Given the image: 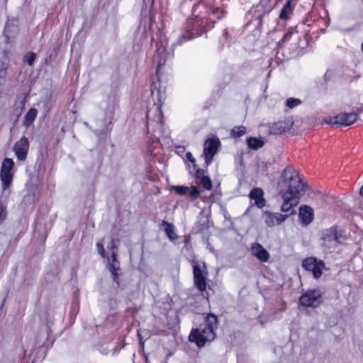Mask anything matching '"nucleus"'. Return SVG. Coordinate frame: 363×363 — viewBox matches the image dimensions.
Returning <instances> with one entry per match:
<instances>
[{
	"instance_id": "f257e3e1",
	"label": "nucleus",
	"mask_w": 363,
	"mask_h": 363,
	"mask_svg": "<svg viewBox=\"0 0 363 363\" xmlns=\"http://www.w3.org/2000/svg\"><path fill=\"white\" fill-rule=\"evenodd\" d=\"M306 187L294 167L284 169L278 182L279 194L283 199L281 206L282 212H289V215L296 213L293 208L299 203L300 198L305 194Z\"/></svg>"
},
{
	"instance_id": "f03ea898",
	"label": "nucleus",
	"mask_w": 363,
	"mask_h": 363,
	"mask_svg": "<svg viewBox=\"0 0 363 363\" xmlns=\"http://www.w3.org/2000/svg\"><path fill=\"white\" fill-rule=\"evenodd\" d=\"M205 9L206 12L217 18L223 16L224 11L218 7H214L211 0L202 1L193 7V17L188 19L183 34L179 37L178 43L182 44L187 40H191L206 33L210 27L213 19L206 18V16L195 14L196 10Z\"/></svg>"
},
{
	"instance_id": "7ed1b4c3",
	"label": "nucleus",
	"mask_w": 363,
	"mask_h": 363,
	"mask_svg": "<svg viewBox=\"0 0 363 363\" xmlns=\"http://www.w3.org/2000/svg\"><path fill=\"white\" fill-rule=\"evenodd\" d=\"M217 327V317L214 314L209 313L206 316L203 325L192 330L189 339L191 342H196L199 347H202L206 342L214 340Z\"/></svg>"
},
{
	"instance_id": "20e7f679",
	"label": "nucleus",
	"mask_w": 363,
	"mask_h": 363,
	"mask_svg": "<svg viewBox=\"0 0 363 363\" xmlns=\"http://www.w3.org/2000/svg\"><path fill=\"white\" fill-rule=\"evenodd\" d=\"M158 84H160V82H153L152 84V95L153 97H156L157 101V102H155L154 104L151 107H150L147 111V118L148 119V129L150 127V121H154L159 128L162 127V101L165 99V93L164 90H162L160 86L158 87Z\"/></svg>"
},
{
	"instance_id": "39448f33",
	"label": "nucleus",
	"mask_w": 363,
	"mask_h": 363,
	"mask_svg": "<svg viewBox=\"0 0 363 363\" xmlns=\"http://www.w3.org/2000/svg\"><path fill=\"white\" fill-rule=\"evenodd\" d=\"M118 240L107 239V240H106L105 239H103L101 241L96 243L98 253L101 257L105 258L104 245H106L107 249L111 251V257H108V265L109 271L112 274L113 278L115 281H116L118 271L119 270V262L116 259V250L118 246Z\"/></svg>"
},
{
	"instance_id": "423d86ee",
	"label": "nucleus",
	"mask_w": 363,
	"mask_h": 363,
	"mask_svg": "<svg viewBox=\"0 0 363 363\" xmlns=\"http://www.w3.org/2000/svg\"><path fill=\"white\" fill-rule=\"evenodd\" d=\"M14 162L11 159L5 158L1 166L0 179L2 184L3 194L6 193L7 189L12 184Z\"/></svg>"
},
{
	"instance_id": "0eeeda50",
	"label": "nucleus",
	"mask_w": 363,
	"mask_h": 363,
	"mask_svg": "<svg viewBox=\"0 0 363 363\" xmlns=\"http://www.w3.org/2000/svg\"><path fill=\"white\" fill-rule=\"evenodd\" d=\"M194 281L196 287L203 291L206 288V279L208 272L204 262H194L193 264Z\"/></svg>"
},
{
	"instance_id": "6e6552de",
	"label": "nucleus",
	"mask_w": 363,
	"mask_h": 363,
	"mask_svg": "<svg viewBox=\"0 0 363 363\" xmlns=\"http://www.w3.org/2000/svg\"><path fill=\"white\" fill-rule=\"evenodd\" d=\"M302 267L307 271L312 272L314 278L318 279L323 274L325 263L316 257H310L302 262Z\"/></svg>"
},
{
	"instance_id": "1a4fd4ad",
	"label": "nucleus",
	"mask_w": 363,
	"mask_h": 363,
	"mask_svg": "<svg viewBox=\"0 0 363 363\" xmlns=\"http://www.w3.org/2000/svg\"><path fill=\"white\" fill-rule=\"evenodd\" d=\"M321 293L318 289L308 291L300 297V303L306 307H317L320 303Z\"/></svg>"
},
{
	"instance_id": "9d476101",
	"label": "nucleus",
	"mask_w": 363,
	"mask_h": 363,
	"mask_svg": "<svg viewBox=\"0 0 363 363\" xmlns=\"http://www.w3.org/2000/svg\"><path fill=\"white\" fill-rule=\"evenodd\" d=\"M357 119V115L354 113H340L336 116L330 118L327 123L330 125L348 126L354 123Z\"/></svg>"
},
{
	"instance_id": "9b49d317",
	"label": "nucleus",
	"mask_w": 363,
	"mask_h": 363,
	"mask_svg": "<svg viewBox=\"0 0 363 363\" xmlns=\"http://www.w3.org/2000/svg\"><path fill=\"white\" fill-rule=\"evenodd\" d=\"M220 141L218 138H208L203 145V156L207 165L211 163L213 156L218 151Z\"/></svg>"
},
{
	"instance_id": "f8f14e48",
	"label": "nucleus",
	"mask_w": 363,
	"mask_h": 363,
	"mask_svg": "<svg viewBox=\"0 0 363 363\" xmlns=\"http://www.w3.org/2000/svg\"><path fill=\"white\" fill-rule=\"evenodd\" d=\"M288 216L289 215L266 211L263 212L262 219L268 227H273L282 223Z\"/></svg>"
},
{
	"instance_id": "ddd939ff",
	"label": "nucleus",
	"mask_w": 363,
	"mask_h": 363,
	"mask_svg": "<svg viewBox=\"0 0 363 363\" xmlns=\"http://www.w3.org/2000/svg\"><path fill=\"white\" fill-rule=\"evenodd\" d=\"M29 149V142L26 138H22L14 145V152L19 160H25Z\"/></svg>"
},
{
	"instance_id": "4468645a",
	"label": "nucleus",
	"mask_w": 363,
	"mask_h": 363,
	"mask_svg": "<svg viewBox=\"0 0 363 363\" xmlns=\"http://www.w3.org/2000/svg\"><path fill=\"white\" fill-rule=\"evenodd\" d=\"M274 7V3L272 0H260L255 9V16L261 19L263 14L269 13Z\"/></svg>"
},
{
	"instance_id": "2eb2a0df",
	"label": "nucleus",
	"mask_w": 363,
	"mask_h": 363,
	"mask_svg": "<svg viewBox=\"0 0 363 363\" xmlns=\"http://www.w3.org/2000/svg\"><path fill=\"white\" fill-rule=\"evenodd\" d=\"M298 216L301 223L304 225H307L313 219V210L308 206H301L299 208Z\"/></svg>"
},
{
	"instance_id": "dca6fc26",
	"label": "nucleus",
	"mask_w": 363,
	"mask_h": 363,
	"mask_svg": "<svg viewBox=\"0 0 363 363\" xmlns=\"http://www.w3.org/2000/svg\"><path fill=\"white\" fill-rule=\"evenodd\" d=\"M249 197L259 208H262L265 206L266 201L264 199V191L262 189L255 188L252 189L250 192Z\"/></svg>"
},
{
	"instance_id": "f3484780",
	"label": "nucleus",
	"mask_w": 363,
	"mask_h": 363,
	"mask_svg": "<svg viewBox=\"0 0 363 363\" xmlns=\"http://www.w3.org/2000/svg\"><path fill=\"white\" fill-rule=\"evenodd\" d=\"M251 252L261 262H267L269 257V252L259 243H254Z\"/></svg>"
},
{
	"instance_id": "a211bd4d",
	"label": "nucleus",
	"mask_w": 363,
	"mask_h": 363,
	"mask_svg": "<svg viewBox=\"0 0 363 363\" xmlns=\"http://www.w3.org/2000/svg\"><path fill=\"white\" fill-rule=\"evenodd\" d=\"M323 245L328 248L333 247L337 242V233L334 230L329 229L325 231L323 238Z\"/></svg>"
},
{
	"instance_id": "6ab92c4d",
	"label": "nucleus",
	"mask_w": 363,
	"mask_h": 363,
	"mask_svg": "<svg viewBox=\"0 0 363 363\" xmlns=\"http://www.w3.org/2000/svg\"><path fill=\"white\" fill-rule=\"evenodd\" d=\"M196 178L197 179V182L202 185V186L207 189L210 190L212 187L211 181L208 177L204 175V172L201 169H197L196 172Z\"/></svg>"
},
{
	"instance_id": "aec40b11",
	"label": "nucleus",
	"mask_w": 363,
	"mask_h": 363,
	"mask_svg": "<svg viewBox=\"0 0 363 363\" xmlns=\"http://www.w3.org/2000/svg\"><path fill=\"white\" fill-rule=\"evenodd\" d=\"M292 125V120L291 118H286L274 123V130L277 133H282L289 130L291 128Z\"/></svg>"
},
{
	"instance_id": "412c9836",
	"label": "nucleus",
	"mask_w": 363,
	"mask_h": 363,
	"mask_svg": "<svg viewBox=\"0 0 363 363\" xmlns=\"http://www.w3.org/2000/svg\"><path fill=\"white\" fill-rule=\"evenodd\" d=\"M294 8V4L291 0L287 1L286 4L281 9L279 13V18L282 20H287L289 18L291 13Z\"/></svg>"
},
{
	"instance_id": "4be33fe9",
	"label": "nucleus",
	"mask_w": 363,
	"mask_h": 363,
	"mask_svg": "<svg viewBox=\"0 0 363 363\" xmlns=\"http://www.w3.org/2000/svg\"><path fill=\"white\" fill-rule=\"evenodd\" d=\"M162 225L164 228V231L166 232V234L167 237L169 238V240H174L177 239V235L174 232V227L172 224L163 220L162 223Z\"/></svg>"
},
{
	"instance_id": "5701e85b",
	"label": "nucleus",
	"mask_w": 363,
	"mask_h": 363,
	"mask_svg": "<svg viewBox=\"0 0 363 363\" xmlns=\"http://www.w3.org/2000/svg\"><path fill=\"white\" fill-rule=\"evenodd\" d=\"M38 114V111L35 108H30L25 116L24 125L29 126L35 121Z\"/></svg>"
},
{
	"instance_id": "b1692460",
	"label": "nucleus",
	"mask_w": 363,
	"mask_h": 363,
	"mask_svg": "<svg viewBox=\"0 0 363 363\" xmlns=\"http://www.w3.org/2000/svg\"><path fill=\"white\" fill-rule=\"evenodd\" d=\"M247 145L250 148L257 150L264 145V142L256 138H250L247 140Z\"/></svg>"
},
{
	"instance_id": "393cba45",
	"label": "nucleus",
	"mask_w": 363,
	"mask_h": 363,
	"mask_svg": "<svg viewBox=\"0 0 363 363\" xmlns=\"http://www.w3.org/2000/svg\"><path fill=\"white\" fill-rule=\"evenodd\" d=\"M296 33L294 28H290L283 38L278 42V45L281 46L284 43L288 42Z\"/></svg>"
},
{
	"instance_id": "a878e982",
	"label": "nucleus",
	"mask_w": 363,
	"mask_h": 363,
	"mask_svg": "<svg viewBox=\"0 0 363 363\" xmlns=\"http://www.w3.org/2000/svg\"><path fill=\"white\" fill-rule=\"evenodd\" d=\"M246 133V128L244 126H237L232 129L231 135L233 138H240Z\"/></svg>"
},
{
	"instance_id": "bb28decb",
	"label": "nucleus",
	"mask_w": 363,
	"mask_h": 363,
	"mask_svg": "<svg viewBox=\"0 0 363 363\" xmlns=\"http://www.w3.org/2000/svg\"><path fill=\"white\" fill-rule=\"evenodd\" d=\"M301 104V101L297 98H289L286 101V106L289 108H294Z\"/></svg>"
},
{
	"instance_id": "cd10ccee",
	"label": "nucleus",
	"mask_w": 363,
	"mask_h": 363,
	"mask_svg": "<svg viewBox=\"0 0 363 363\" xmlns=\"http://www.w3.org/2000/svg\"><path fill=\"white\" fill-rule=\"evenodd\" d=\"M187 194H189V196L191 199L194 200L199 196L200 191L196 186H191L189 187Z\"/></svg>"
},
{
	"instance_id": "c85d7f7f",
	"label": "nucleus",
	"mask_w": 363,
	"mask_h": 363,
	"mask_svg": "<svg viewBox=\"0 0 363 363\" xmlns=\"http://www.w3.org/2000/svg\"><path fill=\"white\" fill-rule=\"evenodd\" d=\"M172 189L179 195H185L189 191V187L184 186H174Z\"/></svg>"
},
{
	"instance_id": "c756f323",
	"label": "nucleus",
	"mask_w": 363,
	"mask_h": 363,
	"mask_svg": "<svg viewBox=\"0 0 363 363\" xmlns=\"http://www.w3.org/2000/svg\"><path fill=\"white\" fill-rule=\"evenodd\" d=\"M116 105L113 104L112 106L108 107V112H107V120L108 123L111 122V120L113 118V113L116 109Z\"/></svg>"
},
{
	"instance_id": "7c9ffc66",
	"label": "nucleus",
	"mask_w": 363,
	"mask_h": 363,
	"mask_svg": "<svg viewBox=\"0 0 363 363\" xmlns=\"http://www.w3.org/2000/svg\"><path fill=\"white\" fill-rule=\"evenodd\" d=\"M36 55L35 53L31 52L27 55L26 57V61L29 65H33L35 60Z\"/></svg>"
},
{
	"instance_id": "2f4dec72",
	"label": "nucleus",
	"mask_w": 363,
	"mask_h": 363,
	"mask_svg": "<svg viewBox=\"0 0 363 363\" xmlns=\"http://www.w3.org/2000/svg\"><path fill=\"white\" fill-rule=\"evenodd\" d=\"M147 334L146 333L145 330H140L138 332V337L140 342V344H143V338L146 336Z\"/></svg>"
},
{
	"instance_id": "473e14b6",
	"label": "nucleus",
	"mask_w": 363,
	"mask_h": 363,
	"mask_svg": "<svg viewBox=\"0 0 363 363\" xmlns=\"http://www.w3.org/2000/svg\"><path fill=\"white\" fill-rule=\"evenodd\" d=\"M165 63V60L161 58L158 61V65H157V72L158 73L161 67Z\"/></svg>"
},
{
	"instance_id": "72a5a7b5",
	"label": "nucleus",
	"mask_w": 363,
	"mask_h": 363,
	"mask_svg": "<svg viewBox=\"0 0 363 363\" xmlns=\"http://www.w3.org/2000/svg\"><path fill=\"white\" fill-rule=\"evenodd\" d=\"M153 137L155 138L156 141L160 142V133L159 131H154Z\"/></svg>"
},
{
	"instance_id": "f704fd0d",
	"label": "nucleus",
	"mask_w": 363,
	"mask_h": 363,
	"mask_svg": "<svg viewBox=\"0 0 363 363\" xmlns=\"http://www.w3.org/2000/svg\"><path fill=\"white\" fill-rule=\"evenodd\" d=\"M186 156V158L189 161H191L192 163L195 162V159L194 158V157L191 152H187Z\"/></svg>"
},
{
	"instance_id": "c9c22d12",
	"label": "nucleus",
	"mask_w": 363,
	"mask_h": 363,
	"mask_svg": "<svg viewBox=\"0 0 363 363\" xmlns=\"http://www.w3.org/2000/svg\"><path fill=\"white\" fill-rule=\"evenodd\" d=\"M4 208L3 205L0 203V220L4 217Z\"/></svg>"
},
{
	"instance_id": "e433bc0d",
	"label": "nucleus",
	"mask_w": 363,
	"mask_h": 363,
	"mask_svg": "<svg viewBox=\"0 0 363 363\" xmlns=\"http://www.w3.org/2000/svg\"><path fill=\"white\" fill-rule=\"evenodd\" d=\"M9 23H7L6 26V28H5V33H6V35H7V33L9 32Z\"/></svg>"
},
{
	"instance_id": "4c0bfd02",
	"label": "nucleus",
	"mask_w": 363,
	"mask_h": 363,
	"mask_svg": "<svg viewBox=\"0 0 363 363\" xmlns=\"http://www.w3.org/2000/svg\"><path fill=\"white\" fill-rule=\"evenodd\" d=\"M163 53H164V54L165 53V52H164V50H159V54H160V55H162V54H163Z\"/></svg>"
},
{
	"instance_id": "58836bf2",
	"label": "nucleus",
	"mask_w": 363,
	"mask_h": 363,
	"mask_svg": "<svg viewBox=\"0 0 363 363\" xmlns=\"http://www.w3.org/2000/svg\"><path fill=\"white\" fill-rule=\"evenodd\" d=\"M145 363H150V362H149V360H148L147 357H146V362H145Z\"/></svg>"
}]
</instances>
